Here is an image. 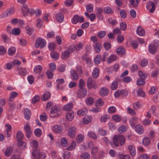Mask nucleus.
<instances>
[{"label": "nucleus", "instance_id": "obj_1", "mask_svg": "<svg viewBox=\"0 0 159 159\" xmlns=\"http://www.w3.org/2000/svg\"><path fill=\"white\" fill-rule=\"evenodd\" d=\"M112 141L114 145L116 147L118 146L119 144L120 145L123 146L125 143V139L124 137L121 134L115 135L112 139Z\"/></svg>", "mask_w": 159, "mask_h": 159}, {"label": "nucleus", "instance_id": "obj_2", "mask_svg": "<svg viewBox=\"0 0 159 159\" xmlns=\"http://www.w3.org/2000/svg\"><path fill=\"white\" fill-rule=\"evenodd\" d=\"M32 155L34 158H37V159H44L46 157V154L45 153L41 152L36 149L33 150Z\"/></svg>", "mask_w": 159, "mask_h": 159}, {"label": "nucleus", "instance_id": "obj_3", "mask_svg": "<svg viewBox=\"0 0 159 159\" xmlns=\"http://www.w3.org/2000/svg\"><path fill=\"white\" fill-rule=\"evenodd\" d=\"M46 42L45 40L39 37L36 40L35 47L36 48H38L41 45L40 48H42L46 46Z\"/></svg>", "mask_w": 159, "mask_h": 159}, {"label": "nucleus", "instance_id": "obj_4", "mask_svg": "<svg viewBox=\"0 0 159 159\" xmlns=\"http://www.w3.org/2000/svg\"><path fill=\"white\" fill-rule=\"evenodd\" d=\"M60 109L57 106H54L50 111V116L51 117H55L59 115V112Z\"/></svg>", "mask_w": 159, "mask_h": 159}, {"label": "nucleus", "instance_id": "obj_5", "mask_svg": "<svg viewBox=\"0 0 159 159\" xmlns=\"http://www.w3.org/2000/svg\"><path fill=\"white\" fill-rule=\"evenodd\" d=\"M14 12L15 11L14 9L10 8L2 13L1 15V17L2 18H6L12 15Z\"/></svg>", "mask_w": 159, "mask_h": 159}, {"label": "nucleus", "instance_id": "obj_6", "mask_svg": "<svg viewBox=\"0 0 159 159\" xmlns=\"http://www.w3.org/2000/svg\"><path fill=\"white\" fill-rule=\"evenodd\" d=\"M71 21L72 23L76 24L78 22L81 23L84 22V19L83 16L80 17L78 15H75L73 17Z\"/></svg>", "mask_w": 159, "mask_h": 159}, {"label": "nucleus", "instance_id": "obj_7", "mask_svg": "<svg viewBox=\"0 0 159 159\" xmlns=\"http://www.w3.org/2000/svg\"><path fill=\"white\" fill-rule=\"evenodd\" d=\"M146 8L150 13H153L155 9V5L152 2H148L147 4Z\"/></svg>", "mask_w": 159, "mask_h": 159}, {"label": "nucleus", "instance_id": "obj_8", "mask_svg": "<svg viewBox=\"0 0 159 159\" xmlns=\"http://www.w3.org/2000/svg\"><path fill=\"white\" fill-rule=\"evenodd\" d=\"M87 85L89 89H90L92 88L96 89L97 87V84L96 82L93 80L91 78L88 79Z\"/></svg>", "mask_w": 159, "mask_h": 159}, {"label": "nucleus", "instance_id": "obj_9", "mask_svg": "<svg viewBox=\"0 0 159 159\" xmlns=\"http://www.w3.org/2000/svg\"><path fill=\"white\" fill-rule=\"evenodd\" d=\"M87 94V91L84 88L79 89L77 93L78 97L81 98L85 97Z\"/></svg>", "mask_w": 159, "mask_h": 159}, {"label": "nucleus", "instance_id": "obj_10", "mask_svg": "<svg viewBox=\"0 0 159 159\" xmlns=\"http://www.w3.org/2000/svg\"><path fill=\"white\" fill-rule=\"evenodd\" d=\"M52 129L55 132L60 133L63 130L62 127L60 125H57L52 127Z\"/></svg>", "mask_w": 159, "mask_h": 159}, {"label": "nucleus", "instance_id": "obj_11", "mask_svg": "<svg viewBox=\"0 0 159 159\" xmlns=\"http://www.w3.org/2000/svg\"><path fill=\"white\" fill-rule=\"evenodd\" d=\"M24 129L26 132V134L27 137L28 138H30L32 134L30 126L29 125L27 124L24 126Z\"/></svg>", "mask_w": 159, "mask_h": 159}, {"label": "nucleus", "instance_id": "obj_12", "mask_svg": "<svg viewBox=\"0 0 159 159\" xmlns=\"http://www.w3.org/2000/svg\"><path fill=\"white\" fill-rule=\"evenodd\" d=\"M76 129L74 127L72 126L70 127L68 130V133L69 135L71 137H73L75 136L76 132Z\"/></svg>", "mask_w": 159, "mask_h": 159}, {"label": "nucleus", "instance_id": "obj_13", "mask_svg": "<svg viewBox=\"0 0 159 159\" xmlns=\"http://www.w3.org/2000/svg\"><path fill=\"white\" fill-rule=\"evenodd\" d=\"M17 71L20 75L22 76H25L28 73L27 70L24 67H18L17 68Z\"/></svg>", "mask_w": 159, "mask_h": 159}, {"label": "nucleus", "instance_id": "obj_14", "mask_svg": "<svg viewBox=\"0 0 159 159\" xmlns=\"http://www.w3.org/2000/svg\"><path fill=\"white\" fill-rule=\"evenodd\" d=\"M117 56L114 54H112L109 56L107 60V62L108 64H110L116 60Z\"/></svg>", "mask_w": 159, "mask_h": 159}, {"label": "nucleus", "instance_id": "obj_15", "mask_svg": "<svg viewBox=\"0 0 159 159\" xmlns=\"http://www.w3.org/2000/svg\"><path fill=\"white\" fill-rule=\"evenodd\" d=\"M148 50L150 53L154 54L157 52V48L154 45L151 44L149 46Z\"/></svg>", "mask_w": 159, "mask_h": 159}, {"label": "nucleus", "instance_id": "obj_16", "mask_svg": "<svg viewBox=\"0 0 159 159\" xmlns=\"http://www.w3.org/2000/svg\"><path fill=\"white\" fill-rule=\"evenodd\" d=\"M128 148L131 155L133 157H134L136 154L135 148L132 145H129L128 146Z\"/></svg>", "mask_w": 159, "mask_h": 159}, {"label": "nucleus", "instance_id": "obj_17", "mask_svg": "<svg viewBox=\"0 0 159 159\" xmlns=\"http://www.w3.org/2000/svg\"><path fill=\"white\" fill-rule=\"evenodd\" d=\"M74 116V112L73 111L71 110L67 113L66 118L67 120L71 121L73 119Z\"/></svg>", "mask_w": 159, "mask_h": 159}, {"label": "nucleus", "instance_id": "obj_18", "mask_svg": "<svg viewBox=\"0 0 159 159\" xmlns=\"http://www.w3.org/2000/svg\"><path fill=\"white\" fill-rule=\"evenodd\" d=\"M70 75L71 78L74 80H77L79 79V76L75 71L72 70L70 71Z\"/></svg>", "mask_w": 159, "mask_h": 159}, {"label": "nucleus", "instance_id": "obj_19", "mask_svg": "<svg viewBox=\"0 0 159 159\" xmlns=\"http://www.w3.org/2000/svg\"><path fill=\"white\" fill-rule=\"evenodd\" d=\"M13 148L11 146L8 147L5 150L4 153L5 156L7 157L10 156L13 152Z\"/></svg>", "mask_w": 159, "mask_h": 159}, {"label": "nucleus", "instance_id": "obj_20", "mask_svg": "<svg viewBox=\"0 0 159 159\" xmlns=\"http://www.w3.org/2000/svg\"><path fill=\"white\" fill-rule=\"evenodd\" d=\"M56 17L57 20L59 22H62L63 21L64 16L61 13L59 12L57 14Z\"/></svg>", "mask_w": 159, "mask_h": 159}, {"label": "nucleus", "instance_id": "obj_21", "mask_svg": "<svg viewBox=\"0 0 159 159\" xmlns=\"http://www.w3.org/2000/svg\"><path fill=\"white\" fill-rule=\"evenodd\" d=\"M135 130L139 134H142L143 132V127L139 125L136 126Z\"/></svg>", "mask_w": 159, "mask_h": 159}, {"label": "nucleus", "instance_id": "obj_22", "mask_svg": "<svg viewBox=\"0 0 159 159\" xmlns=\"http://www.w3.org/2000/svg\"><path fill=\"white\" fill-rule=\"evenodd\" d=\"M108 93V90L106 88H101L100 90V94L101 96L104 97L107 95Z\"/></svg>", "mask_w": 159, "mask_h": 159}, {"label": "nucleus", "instance_id": "obj_23", "mask_svg": "<svg viewBox=\"0 0 159 159\" xmlns=\"http://www.w3.org/2000/svg\"><path fill=\"white\" fill-rule=\"evenodd\" d=\"M51 94L50 92L46 91L42 95V99L43 101L48 100L51 96Z\"/></svg>", "mask_w": 159, "mask_h": 159}, {"label": "nucleus", "instance_id": "obj_24", "mask_svg": "<svg viewBox=\"0 0 159 159\" xmlns=\"http://www.w3.org/2000/svg\"><path fill=\"white\" fill-rule=\"evenodd\" d=\"M92 120V117L89 115L85 116L83 119V122L84 124H87L90 122Z\"/></svg>", "mask_w": 159, "mask_h": 159}, {"label": "nucleus", "instance_id": "obj_25", "mask_svg": "<svg viewBox=\"0 0 159 159\" xmlns=\"http://www.w3.org/2000/svg\"><path fill=\"white\" fill-rule=\"evenodd\" d=\"M99 71L98 68L97 67H95L93 71L92 75L94 78H97L98 76Z\"/></svg>", "mask_w": 159, "mask_h": 159}, {"label": "nucleus", "instance_id": "obj_26", "mask_svg": "<svg viewBox=\"0 0 159 159\" xmlns=\"http://www.w3.org/2000/svg\"><path fill=\"white\" fill-rule=\"evenodd\" d=\"M31 112L29 109L27 108L24 110L25 117L26 119H29L30 117Z\"/></svg>", "mask_w": 159, "mask_h": 159}, {"label": "nucleus", "instance_id": "obj_27", "mask_svg": "<svg viewBox=\"0 0 159 159\" xmlns=\"http://www.w3.org/2000/svg\"><path fill=\"white\" fill-rule=\"evenodd\" d=\"M136 33L139 35L142 36L145 34L144 30L140 26H138L136 30Z\"/></svg>", "mask_w": 159, "mask_h": 159}, {"label": "nucleus", "instance_id": "obj_28", "mask_svg": "<svg viewBox=\"0 0 159 159\" xmlns=\"http://www.w3.org/2000/svg\"><path fill=\"white\" fill-rule=\"evenodd\" d=\"M88 110L86 108H84L78 111L77 112V114L79 116H83L87 113Z\"/></svg>", "mask_w": 159, "mask_h": 159}, {"label": "nucleus", "instance_id": "obj_29", "mask_svg": "<svg viewBox=\"0 0 159 159\" xmlns=\"http://www.w3.org/2000/svg\"><path fill=\"white\" fill-rule=\"evenodd\" d=\"M80 157L81 159H89L90 157V155L88 152H84L80 155Z\"/></svg>", "mask_w": 159, "mask_h": 159}, {"label": "nucleus", "instance_id": "obj_30", "mask_svg": "<svg viewBox=\"0 0 159 159\" xmlns=\"http://www.w3.org/2000/svg\"><path fill=\"white\" fill-rule=\"evenodd\" d=\"M94 102V99L92 97L87 98L85 99L86 103L88 105H92L93 103Z\"/></svg>", "mask_w": 159, "mask_h": 159}, {"label": "nucleus", "instance_id": "obj_31", "mask_svg": "<svg viewBox=\"0 0 159 159\" xmlns=\"http://www.w3.org/2000/svg\"><path fill=\"white\" fill-rule=\"evenodd\" d=\"M102 57L100 55H98L94 59V63L97 64H99L101 61Z\"/></svg>", "mask_w": 159, "mask_h": 159}, {"label": "nucleus", "instance_id": "obj_32", "mask_svg": "<svg viewBox=\"0 0 159 159\" xmlns=\"http://www.w3.org/2000/svg\"><path fill=\"white\" fill-rule=\"evenodd\" d=\"M116 51L118 54L120 55H123L125 54V50L124 48L120 47L116 49Z\"/></svg>", "mask_w": 159, "mask_h": 159}, {"label": "nucleus", "instance_id": "obj_33", "mask_svg": "<svg viewBox=\"0 0 159 159\" xmlns=\"http://www.w3.org/2000/svg\"><path fill=\"white\" fill-rule=\"evenodd\" d=\"M11 32L15 35H18L20 33V30L18 28H14L12 29Z\"/></svg>", "mask_w": 159, "mask_h": 159}, {"label": "nucleus", "instance_id": "obj_34", "mask_svg": "<svg viewBox=\"0 0 159 159\" xmlns=\"http://www.w3.org/2000/svg\"><path fill=\"white\" fill-rule=\"evenodd\" d=\"M70 55V53L68 51H65L62 53L61 54V58L62 59H66L68 58Z\"/></svg>", "mask_w": 159, "mask_h": 159}, {"label": "nucleus", "instance_id": "obj_35", "mask_svg": "<svg viewBox=\"0 0 159 159\" xmlns=\"http://www.w3.org/2000/svg\"><path fill=\"white\" fill-rule=\"evenodd\" d=\"M84 136L82 134H80L77 135L76 139V142L80 143L82 142L84 139Z\"/></svg>", "mask_w": 159, "mask_h": 159}, {"label": "nucleus", "instance_id": "obj_36", "mask_svg": "<svg viewBox=\"0 0 159 159\" xmlns=\"http://www.w3.org/2000/svg\"><path fill=\"white\" fill-rule=\"evenodd\" d=\"M94 47L97 52L98 53L100 52L101 47V45L100 43H96L95 44V45Z\"/></svg>", "mask_w": 159, "mask_h": 159}, {"label": "nucleus", "instance_id": "obj_37", "mask_svg": "<svg viewBox=\"0 0 159 159\" xmlns=\"http://www.w3.org/2000/svg\"><path fill=\"white\" fill-rule=\"evenodd\" d=\"M142 105L139 102H134L133 104V107L135 110H138L140 109L142 107Z\"/></svg>", "mask_w": 159, "mask_h": 159}, {"label": "nucleus", "instance_id": "obj_38", "mask_svg": "<svg viewBox=\"0 0 159 159\" xmlns=\"http://www.w3.org/2000/svg\"><path fill=\"white\" fill-rule=\"evenodd\" d=\"M103 11L105 13L107 14H112L113 12V11L112 9L109 7H105L104 8Z\"/></svg>", "mask_w": 159, "mask_h": 159}, {"label": "nucleus", "instance_id": "obj_39", "mask_svg": "<svg viewBox=\"0 0 159 159\" xmlns=\"http://www.w3.org/2000/svg\"><path fill=\"white\" fill-rule=\"evenodd\" d=\"M72 104L71 103H69L64 106L63 109L64 110L69 111L72 109Z\"/></svg>", "mask_w": 159, "mask_h": 159}, {"label": "nucleus", "instance_id": "obj_40", "mask_svg": "<svg viewBox=\"0 0 159 159\" xmlns=\"http://www.w3.org/2000/svg\"><path fill=\"white\" fill-rule=\"evenodd\" d=\"M150 143V140L149 139L148 137H145L143 140V144L146 146L148 145Z\"/></svg>", "mask_w": 159, "mask_h": 159}, {"label": "nucleus", "instance_id": "obj_41", "mask_svg": "<svg viewBox=\"0 0 159 159\" xmlns=\"http://www.w3.org/2000/svg\"><path fill=\"white\" fill-rule=\"evenodd\" d=\"M42 70V67L38 65L36 66L34 69V71L36 73H40Z\"/></svg>", "mask_w": 159, "mask_h": 159}, {"label": "nucleus", "instance_id": "obj_42", "mask_svg": "<svg viewBox=\"0 0 159 159\" xmlns=\"http://www.w3.org/2000/svg\"><path fill=\"white\" fill-rule=\"evenodd\" d=\"M26 29V33L30 35H32L34 31V28H30L29 26H27Z\"/></svg>", "mask_w": 159, "mask_h": 159}, {"label": "nucleus", "instance_id": "obj_43", "mask_svg": "<svg viewBox=\"0 0 159 159\" xmlns=\"http://www.w3.org/2000/svg\"><path fill=\"white\" fill-rule=\"evenodd\" d=\"M16 48L14 47H11L8 50V53L10 56H12L16 52Z\"/></svg>", "mask_w": 159, "mask_h": 159}, {"label": "nucleus", "instance_id": "obj_44", "mask_svg": "<svg viewBox=\"0 0 159 159\" xmlns=\"http://www.w3.org/2000/svg\"><path fill=\"white\" fill-rule=\"evenodd\" d=\"M56 82H57V90H58L59 89V86L60 84H61L64 83V80L63 79H58L56 80Z\"/></svg>", "mask_w": 159, "mask_h": 159}, {"label": "nucleus", "instance_id": "obj_45", "mask_svg": "<svg viewBox=\"0 0 159 159\" xmlns=\"http://www.w3.org/2000/svg\"><path fill=\"white\" fill-rule=\"evenodd\" d=\"M109 118L110 116L106 114L101 117L100 120L101 122H105Z\"/></svg>", "mask_w": 159, "mask_h": 159}, {"label": "nucleus", "instance_id": "obj_46", "mask_svg": "<svg viewBox=\"0 0 159 159\" xmlns=\"http://www.w3.org/2000/svg\"><path fill=\"white\" fill-rule=\"evenodd\" d=\"M138 74L139 76L141 78L143 79L144 80L146 79L147 77V74L145 73H143L142 71L141 70L139 71Z\"/></svg>", "mask_w": 159, "mask_h": 159}, {"label": "nucleus", "instance_id": "obj_47", "mask_svg": "<svg viewBox=\"0 0 159 159\" xmlns=\"http://www.w3.org/2000/svg\"><path fill=\"white\" fill-rule=\"evenodd\" d=\"M112 119L116 122H119L121 120L120 117L118 115H114L112 116Z\"/></svg>", "mask_w": 159, "mask_h": 159}, {"label": "nucleus", "instance_id": "obj_48", "mask_svg": "<svg viewBox=\"0 0 159 159\" xmlns=\"http://www.w3.org/2000/svg\"><path fill=\"white\" fill-rule=\"evenodd\" d=\"M2 39L5 43L8 42L9 40V39L8 36L5 34H2L1 35Z\"/></svg>", "mask_w": 159, "mask_h": 159}, {"label": "nucleus", "instance_id": "obj_49", "mask_svg": "<svg viewBox=\"0 0 159 159\" xmlns=\"http://www.w3.org/2000/svg\"><path fill=\"white\" fill-rule=\"evenodd\" d=\"M61 145L64 147H66L68 145V142L66 139L64 138H62L61 139Z\"/></svg>", "mask_w": 159, "mask_h": 159}, {"label": "nucleus", "instance_id": "obj_50", "mask_svg": "<svg viewBox=\"0 0 159 159\" xmlns=\"http://www.w3.org/2000/svg\"><path fill=\"white\" fill-rule=\"evenodd\" d=\"M118 87V82L116 81H113L111 86V89L112 90L116 89Z\"/></svg>", "mask_w": 159, "mask_h": 159}, {"label": "nucleus", "instance_id": "obj_51", "mask_svg": "<svg viewBox=\"0 0 159 159\" xmlns=\"http://www.w3.org/2000/svg\"><path fill=\"white\" fill-rule=\"evenodd\" d=\"M88 136L90 138H93L94 139H97V136L95 133L92 131L89 132L88 134Z\"/></svg>", "mask_w": 159, "mask_h": 159}, {"label": "nucleus", "instance_id": "obj_52", "mask_svg": "<svg viewBox=\"0 0 159 159\" xmlns=\"http://www.w3.org/2000/svg\"><path fill=\"white\" fill-rule=\"evenodd\" d=\"M116 108L114 106H111L108 109V112L109 114H113L116 111Z\"/></svg>", "mask_w": 159, "mask_h": 159}, {"label": "nucleus", "instance_id": "obj_53", "mask_svg": "<svg viewBox=\"0 0 159 159\" xmlns=\"http://www.w3.org/2000/svg\"><path fill=\"white\" fill-rule=\"evenodd\" d=\"M86 7L88 12H90L93 10V5L92 4H88L86 6Z\"/></svg>", "mask_w": 159, "mask_h": 159}, {"label": "nucleus", "instance_id": "obj_54", "mask_svg": "<svg viewBox=\"0 0 159 159\" xmlns=\"http://www.w3.org/2000/svg\"><path fill=\"white\" fill-rule=\"evenodd\" d=\"M70 153L68 151H65L63 155V157L64 159H68L70 156Z\"/></svg>", "mask_w": 159, "mask_h": 159}, {"label": "nucleus", "instance_id": "obj_55", "mask_svg": "<svg viewBox=\"0 0 159 159\" xmlns=\"http://www.w3.org/2000/svg\"><path fill=\"white\" fill-rule=\"evenodd\" d=\"M51 56L53 59H58L59 56L58 53L56 52L53 51L51 53Z\"/></svg>", "mask_w": 159, "mask_h": 159}, {"label": "nucleus", "instance_id": "obj_56", "mask_svg": "<svg viewBox=\"0 0 159 159\" xmlns=\"http://www.w3.org/2000/svg\"><path fill=\"white\" fill-rule=\"evenodd\" d=\"M126 130V128L125 126L122 125L118 129V131L120 133H122L125 132Z\"/></svg>", "mask_w": 159, "mask_h": 159}, {"label": "nucleus", "instance_id": "obj_57", "mask_svg": "<svg viewBox=\"0 0 159 159\" xmlns=\"http://www.w3.org/2000/svg\"><path fill=\"white\" fill-rule=\"evenodd\" d=\"M34 133L37 137H39L42 134L41 130L39 128L35 130Z\"/></svg>", "mask_w": 159, "mask_h": 159}, {"label": "nucleus", "instance_id": "obj_58", "mask_svg": "<svg viewBox=\"0 0 159 159\" xmlns=\"http://www.w3.org/2000/svg\"><path fill=\"white\" fill-rule=\"evenodd\" d=\"M120 14L123 18H125L126 17V12L124 10H121L120 11Z\"/></svg>", "mask_w": 159, "mask_h": 159}, {"label": "nucleus", "instance_id": "obj_59", "mask_svg": "<svg viewBox=\"0 0 159 159\" xmlns=\"http://www.w3.org/2000/svg\"><path fill=\"white\" fill-rule=\"evenodd\" d=\"M157 91V89L156 87H152L149 91V93L151 94H153L156 93Z\"/></svg>", "mask_w": 159, "mask_h": 159}, {"label": "nucleus", "instance_id": "obj_60", "mask_svg": "<svg viewBox=\"0 0 159 159\" xmlns=\"http://www.w3.org/2000/svg\"><path fill=\"white\" fill-rule=\"evenodd\" d=\"M103 47L106 50H108L111 48V45L108 42H105L103 44Z\"/></svg>", "mask_w": 159, "mask_h": 159}, {"label": "nucleus", "instance_id": "obj_61", "mask_svg": "<svg viewBox=\"0 0 159 159\" xmlns=\"http://www.w3.org/2000/svg\"><path fill=\"white\" fill-rule=\"evenodd\" d=\"M106 32L104 31H101L98 32L97 34L98 36L100 38H102L106 35Z\"/></svg>", "mask_w": 159, "mask_h": 159}, {"label": "nucleus", "instance_id": "obj_62", "mask_svg": "<svg viewBox=\"0 0 159 159\" xmlns=\"http://www.w3.org/2000/svg\"><path fill=\"white\" fill-rule=\"evenodd\" d=\"M18 143L20 147V148L22 149H23L25 147L26 144L25 143L21 140H19L18 141Z\"/></svg>", "mask_w": 159, "mask_h": 159}, {"label": "nucleus", "instance_id": "obj_63", "mask_svg": "<svg viewBox=\"0 0 159 159\" xmlns=\"http://www.w3.org/2000/svg\"><path fill=\"white\" fill-rule=\"evenodd\" d=\"M120 29L121 30H125L127 28V24L125 22H122L120 24Z\"/></svg>", "mask_w": 159, "mask_h": 159}, {"label": "nucleus", "instance_id": "obj_64", "mask_svg": "<svg viewBox=\"0 0 159 159\" xmlns=\"http://www.w3.org/2000/svg\"><path fill=\"white\" fill-rule=\"evenodd\" d=\"M50 69L52 71L55 70L56 69V66L54 62H52L49 64Z\"/></svg>", "mask_w": 159, "mask_h": 159}]
</instances>
